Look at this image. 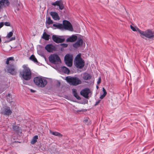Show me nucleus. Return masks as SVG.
I'll return each mask as SVG.
<instances>
[{"mask_svg": "<svg viewBox=\"0 0 154 154\" xmlns=\"http://www.w3.org/2000/svg\"><path fill=\"white\" fill-rule=\"evenodd\" d=\"M50 132L51 134L56 136H58L59 137H62V134H61L60 133L58 132H53L52 131H51L50 130Z\"/></svg>", "mask_w": 154, "mask_h": 154, "instance_id": "obj_24", "label": "nucleus"}, {"mask_svg": "<svg viewBox=\"0 0 154 154\" xmlns=\"http://www.w3.org/2000/svg\"><path fill=\"white\" fill-rule=\"evenodd\" d=\"M74 63L75 66L78 69H82L84 66L85 62L81 58L80 54H79L75 57Z\"/></svg>", "mask_w": 154, "mask_h": 154, "instance_id": "obj_3", "label": "nucleus"}, {"mask_svg": "<svg viewBox=\"0 0 154 154\" xmlns=\"http://www.w3.org/2000/svg\"><path fill=\"white\" fill-rule=\"evenodd\" d=\"M54 48V46L51 44L47 45L45 47V49L49 52H52Z\"/></svg>", "mask_w": 154, "mask_h": 154, "instance_id": "obj_16", "label": "nucleus"}, {"mask_svg": "<svg viewBox=\"0 0 154 154\" xmlns=\"http://www.w3.org/2000/svg\"><path fill=\"white\" fill-rule=\"evenodd\" d=\"M53 26L55 27V29L56 28L62 29V24L59 23H56L53 24Z\"/></svg>", "mask_w": 154, "mask_h": 154, "instance_id": "obj_20", "label": "nucleus"}, {"mask_svg": "<svg viewBox=\"0 0 154 154\" xmlns=\"http://www.w3.org/2000/svg\"><path fill=\"white\" fill-rule=\"evenodd\" d=\"M78 111H79V112H81V111L80 110V111L79 110H78Z\"/></svg>", "mask_w": 154, "mask_h": 154, "instance_id": "obj_45", "label": "nucleus"}, {"mask_svg": "<svg viewBox=\"0 0 154 154\" xmlns=\"http://www.w3.org/2000/svg\"><path fill=\"white\" fill-rule=\"evenodd\" d=\"M31 91L32 92H34V90H31Z\"/></svg>", "mask_w": 154, "mask_h": 154, "instance_id": "obj_42", "label": "nucleus"}, {"mask_svg": "<svg viewBox=\"0 0 154 154\" xmlns=\"http://www.w3.org/2000/svg\"><path fill=\"white\" fill-rule=\"evenodd\" d=\"M38 139V136L37 135H35L34 136L32 139L31 140L30 143L32 144H34L37 141V139Z\"/></svg>", "mask_w": 154, "mask_h": 154, "instance_id": "obj_25", "label": "nucleus"}, {"mask_svg": "<svg viewBox=\"0 0 154 154\" xmlns=\"http://www.w3.org/2000/svg\"><path fill=\"white\" fill-rule=\"evenodd\" d=\"M62 29H65L70 31H72L73 29L71 23L68 21L64 20L63 21L62 24Z\"/></svg>", "mask_w": 154, "mask_h": 154, "instance_id": "obj_8", "label": "nucleus"}, {"mask_svg": "<svg viewBox=\"0 0 154 154\" xmlns=\"http://www.w3.org/2000/svg\"><path fill=\"white\" fill-rule=\"evenodd\" d=\"M72 91L74 96L78 100H80L81 99L80 97L78 95L76 89H72Z\"/></svg>", "mask_w": 154, "mask_h": 154, "instance_id": "obj_21", "label": "nucleus"}, {"mask_svg": "<svg viewBox=\"0 0 154 154\" xmlns=\"http://www.w3.org/2000/svg\"><path fill=\"white\" fill-rule=\"evenodd\" d=\"M10 2L8 0H1L0 1V8H3L8 6Z\"/></svg>", "mask_w": 154, "mask_h": 154, "instance_id": "obj_13", "label": "nucleus"}, {"mask_svg": "<svg viewBox=\"0 0 154 154\" xmlns=\"http://www.w3.org/2000/svg\"><path fill=\"white\" fill-rule=\"evenodd\" d=\"M103 93L107 94V92L106 91V90L104 88H103Z\"/></svg>", "mask_w": 154, "mask_h": 154, "instance_id": "obj_36", "label": "nucleus"}, {"mask_svg": "<svg viewBox=\"0 0 154 154\" xmlns=\"http://www.w3.org/2000/svg\"><path fill=\"white\" fill-rule=\"evenodd\" d=\"M50 62L54 64H59L61 63V60L59 56L56 54H51L49 57Z\"/></svg>", "mask_w": 154, "mask_h": 154, "instance_id": "obj_6", "label": "nucleus"}, {"mask_svg": "<svg viewBox=\"0 0 154 154\" xmlns=\"http://www.w3.org/2000/svg\"><path fill=\"white\" fill-rule=\"evenodd\" d=\"M77 36L75 35H72L68 38L66 39V41L71 42H74L77 39Z\"/></svg>", "mask_w": 154, "mask_h": 154, "instance_id": "obj_18", "label": "nucleus"}, {"mask_svg": "<svg viewBox=\"0 0 154 154\" xmlns=\"http://www.w3.org/2000/svg\"><path fill=\"white\" fill-rule=\"evenodd\" d=\"M7 100L8 102L10 103H11L13 102L11 95L10 94H8L7 96Z\"/></svg>", "mask_w": 154, "mask_h": 154, "instance_id": "obj_26", "label": "nucleus"}, {"mask_svg": "<svg viewBox=\"0 0 154 154\" xmlns=\"http://www.w3.org/2000/svg\"><path fill=\"white\" fill-rule=\"evenodd\" d=\"M49 35L47 34L45 32H44L43 34L42 38L45 40L48 41L49 39Z\"/></svg>", "mask_w": 154, "mask_h": 154, "instance_id": "obj_22", "label": "nucleus"}, {"mask_svg": "<svg viewBox=\"0 0 154 154\" xmlns=\"http://www.w3.org/2000/svg\"><path fill=\"white\" fill-rule=\"evenodd\" d=\"M17 10L18 11V10H19V8H18V9H17Z\"/></svg>", "mask_w": 154, "mask_h": 154, "instance_id": "obj_44", "label": "nucleus"}, {"mask_svg": "<svg viewBox=\"0 0 154 154\" xmlns=\"http://www.w3.org/2000/svg\"><path fill=\"white\" fill-rule=\"evenodd\" d=\"M131 28L133 31H134L138 32L140 34V32L141 31V30H140L137 27H134L132 25L130 26Z\"/></svg>", "mask_w": 154, "mask_h": 154, "instance_id": "obj_29", "label": "nucleus"}, {"mask_svg": "<svg viewBox=\"0 0 154 154\" xmlns=\"http://www.w3.org/2000/svg\"><path fill=\"white\" fill-rule=\"evenodd\" d=\"M8 72L13 75H15L17 73L15 70V66L13 65H10L7 66Z\"/></svg>", "mask_w": 154, "mask_h": 154, "instance_id": "obj_10", "label": "nucleus"}, {"mask_svg": "<svg viewBox=\"0 0 154 154\" xmlns=\"http://www.w3.org/2000/svg\"><path fill=\"white\" fill-rule=\"evenodd\" d=\"M4 25V23L3 22L0 23V29Z\"/></svg>", "mask_w": 154, "mask_h": 154, "instance_id": "obj_34", "label": "nucleus"}, {"mask_svg": "<svg viewBox=\"0 0 154 154\" xmlns=\"http://www.w3.org/2000/svg\"><path fill=\"white\" fill-rule=\"evenodd\" d=\"M51 5L54 6H58L59 9L61 10H63L64 8L63 2L62 0H59L56 1L52 3Z\"/></svg>", "mask_w": 154, "mask_h": 154, "instance_id": "obj_11", "label": "nucleus"}, {"mask_svg": "<svg viewBox=\"0 0 154 154\" xmlns=\"http://www.w3.org/2000/svg\"><path fill=\"white\" fill-rule=\"evenodd\" d=\"M90 92V90L86 88L82 91L80 92L81 95L86 98L88 97V94Z\"/></svg>", "mask_w": 154, "mask_h": 154, "instance_id": "obj_14", "label": "nucleus"}, {"mask_svg": "<svg viewBox=\"0 0 154 154\" xmlns=\"http://www.w3.org/2000/svg\"><path fill=\"white\" fill-rule=\"evenodd\" d=\"M50 14L54 20H60V18L58 14L56 12L52 11L50 12Z\"/></svg>", "mask_w": 154, "mask_h": 154, "instance_id": "obj_17", "label": "nucleus"}, {"mask_svg": "<svg viewBox=\"0 0 154 154\" xmlns=\"http://www.w3.org/2000/svg\"><path fill=\"white\" fill-rule=\"evenodd\" d=\"M61 69L65 73L68 74L69 72V70L68 68L65 66H63L61 67Z\"/></svg>", "mask_w": 154, "mask_h": 154, "instance_id": "obj_28", "label": "nucleus"}, {"mask_svg": "<svg viewBox=\"0 0 154 154\" xmlns=\"http://www.w3.org/2000/svg\"><path fill=\"white\" fill-rule=\"evenodd\" d=\"M63 45H64V46L65 47H67V45L66 44H64Z\"/></svg>", "mask_w": 154, "mask_h": 154, "instance_id": "obj_41", "label": "nucleus"}, {"mask_svg": "<svg viewBox=\"0 0 154 154\" xmlns=\"http://www.w3.org/2000/svg\"><path fill=\"white\" fill-rule=\"evenodd\" d=\"M1 41H2L1 38H0V42H1Z\"/></svg>", "mask_w": 154, "mask_h": 154, "instance_id": "obj_43", "label": "nucleus"}, {"mask_svg": "<svg viewBox=\"0 0 154 154\" xmlns=\"http://www.w3.org/2000/svg\"><path fill=\"white\" fill-rule=\"evenodd\" d=\"M23 69L20 72V76L25 80H30L32 77V73L30 68L27 65L22 66Z\"/></svg>", "mask_w": 154, "mask_h": 154, "instance_id": "obj_1", "label": "nucleus"}, {"mask_svg": "<svg viewBox=\"0 0 154 154\" xmlns=\"http://www.w3.org/2000/svg\"><path fill=\"white\" fill-rule=\"evenodd\" d=\"M15 37H12L10 39V41H12L15 40Z\"/></svg>", "mask_w": 154, "mask_h": 154, "instance_id": "obj_40", "label": "nucleus"}, {"mask_svg": "<svg viewBox=\"0 0 154 154\" xmlns=\"http://www.w3.org/2000/svg\"><path fill=\"white\" fill-rule=\"evenodd\" d=\"M83 43V40L81 38H79L77 41L73 45V46L75 48H77L81 46Z\"/></svg>", "mask_w": 154, "mask_h": 154, "instance_id": "obj_15", "label": "nucleus"}, {"mask_svg": "<svg viewBox=\"0 0 154 154\" xmlns=\"http://www.w3.org/2000/svg\"><path fill=\"white\" fill-rule=\"evenodd\" d=\"M52 38L53 40L57 43L63 42L65 40L64 38H61L60 36L55 35H53Z\"/></svg>", "mask_w": 154, "mask_h": 154, "instance_id": "obj_12", "label": "nucleus"}, {"mask_svg": "<svg viewBox=\"0 0 154 154\" xmlns=\"http://www.w3.org/2000/svg\"><path fill=\"white\" fill-rule=\"evenodd\" d=\"M140 36L143 38L145 37L149 39H154V32L150 29L144 31L141 30L140 32Z\"/></svg>", "mask_w": 154, "mask_h": 154, "instance_id": "obj_5", "label": "nucleus"}, {"mask_svg": "<svg viewBox=\"0 0 154 154\" xmlns=\"http://www.w3.org/2000/svg\"><path fill=\"white\" fill-rule=\"evenodd\" d=\"M4 24L6 26H10V23L9 22H5L4 23Z\"/></svg>", "mask_w": 154, "mask_h": 154, "instance_id": "obj_33", "label": "nucleus"}, {"mask_svg": "<svg viewBox=\"0 0 154 154\" xmlns=\"http://www.w3.org/2000/svg\"><path fill=\"white\" fill-rule=\"evenodd\" d=\"M33 81L36 85L41 88L45 87L47 83V81L41 76L35 77L33 79Z\"/></svg>", "mask_w": 154, "mask_h": 154, "instance_id": "obj_2", "label": "nucleus"}, {"mask_svg": "<svg viewBox=\"0 0 154 154\" xmlns=\"http://www.w3.org/2000/svg\"><path fill=\"white\" fill-rule=\"evenodd\" d=\"M73 56L72 55L67 54L64 57V61L66 64L69 67H71L72 64Z\"/></svg>", "mask_w": 154, "mask_h": 154, "instance_id": "obj_7", "label": "nucleus"}, {"mask_svg": "<svg viewBox=\"0 0 154 154\" xmlns=\"http://www.w3.org/2000/svg\"><path fill=\"white\" fill-rule=\"evenodd\" d=\"M53 23V21L51 19L50 17H48L46 18V24L47 25V24L49 25L52 24Z\"/></svg>", "mask_w": 154, "mask_h": 154, "instance_id": "obj_23", "label": "nucleus"}, {"mask_svg": "<svg viewBox=\"0 0 154 154\" xmlns=\"http://www.w3.org/2000/svg\"><path fill=\"white\" fill-rule=\"evenodd\" d=\"M10 60H8V59H7L6 63L7 64H8L9 63V61Z\"/></svg>", "mask_w": 154, "mask_h": 154, "instance_id": "obj_39", "label": "nucleus"}, {"mask_svg": "<svg viewBox=\"0 0 154 154\" xmlns=\"http://www.w3.org/2000/svg\"><path fill=\"white\" fill-rule=\"evenodd\" d=\"M1 113L4 115L9 116L11 114L12 112L9 107L5 106L1 109Z\"/></svg>", "mask_w": 154, "mask_h": 154, "instance_id": "obj_9", "label": "nucleus"}, {"mask_svg": "<svg viewBox=\"0 0 154 154\" xmlns=\"http://www.w3.org/2000/svg\"><path fill=\"white\" fill-rule=\"evenodd\" d=\"M66 79L70 84L74 86L80 84L82 83L81 81L77 77L67 76L66 77Z\"/></svg>", "mask_w": 154, "mask_h": 154, "instance_id": "obj_4", "label": "nucleus"}, {"mask_svg": "<svg viewBox=\"0 0 154 154\" xmlns=\"http://www.w3.org/2000/svg\"><path fill=\"white\" fill-rule=\"evenodd\" d=\"M7 59H8L9 60H14V58L13 57H10L7 58Z\"/></svg>", "mask_w": 154, "mask_h": 154, "instance_id": "obj_38", "label": "nucleus"}, {"mask_svg": "<svg viewBox=\"0 0 154 154\" xmlns=\"http://www.w3.org/2000/svg\"><path fill=\"white\" fill-rule=\"evenodd\" d=\"M12 128L14 131L17 132L19 130V127L17 125H13V126Z\"/></svg>", "mask_w": 154, "mask_h": 154, "instance_id": "obj_30", "label": "nucleus"}, {"mask_svg": "<svg viewBox=\"0 0 154 154\" xmlns=\"http://www.w3.org/2000/svg\"><path fill=\"white\" fill-rule=\"evenodd\" d=\"M91 78V75L87 73H85L83 74V78L85 80H88L90 79Z\"/></svg>", "mask_w": 154, "mask_h": 154, "instance_id": "obj_19", "label": "nucleus"}, {"mask_svg": "<svg viewBox=\"0 0 154 154\" xmlns=\"http://www.w3.org/2000/svg\"><path fill=\"white\" fill-rule=\"evenodd\" d=\"M106 94L103 93V94L100 96V98L101 99H103L106 96Z\"/></svg>", "mask_w": 154, "mask_h": 154, "instance_id": "obj_32", "label": "nucleus"}, {"mask_svg": "<svg viewBox=\"0 0 154 154\" xmlns=\"http://www.w3.org/2000/svg\"><path fill=\"white\" fill-rule=\"evenodd\" d=\"M29 58L30 60L33 61L34 63H38V61L34 55H31Z\"/></svg>", "mask_w": 154, "mask_h": 154, "instance_id": "obj_27", "label": "nucleus"}, {"mask_svg": "<svg viewBox=\"0 0 154 154\" xmlns=\"http://www.w3.org/2000/svg\"><path fill=\"white\" fill-rule=\"evenodd\" d=\"M13 31L10 32L7 35V37L9 38L11 37L13 35Z\"/></svg>", "mask_w": 154, "mask_h": 154, "instance_id": "obj_31", "label": "nucleus"}, {"mask_svg": "<svg viewBox=\"0 0 154 154\" xmlns=\"http://www.w3.org/2000/svg\"><path fill=\"white\" fill-rule=\"evenodd\" d=\"M101 81V78H100V77L98 79V81L97 82V83L98 84H99V83H100Z\"/></svg>", "mask_w": 154, "mask_h": 154, "instance_id": "obj_35", "label": "nucleus"}, {"mask_svg": "<svg viewBox=\"0 0 154 154\" xmlns=\"http://www.w3.org/2000/svg\"><path fill=\"white\" fill-rule=\"evenodd\" d=\"M100 100H99L98 101H97L96 102L95 104V106H96L98 105V104L100 103Z\"/></svg>", "mask_w": 154, "mask_h": 154, "instance_id": "obj_37", "label": "nucleus"}]
</instances>
